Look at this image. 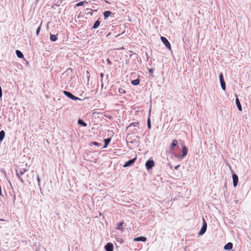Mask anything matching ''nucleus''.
I'll list each match as a JSON object with an SVG mask.
<instances>
[{"mask_svg":"<svg viewBox=\"0 0 251 251\" xmlns=\"http://www.w3.org/2000/svg\"><path fill=\"white\" fill-rule=\"evenodd\" d=\"M179 166H180L179 165H178L176 166L175 167V169L176 170H177V169L179 168Z\"/></svg>","mask_w":251,"mask_h":251,"instance_id":"31","label":"nucleus"},{"mask_svg":"<svg viewBox=\"0 0 251 251\" xmlns=\"http://www.w3.org/2000/svg\"><path fill=\"white\" fill-rule=\"evenodd\" d=\"M118 91L121 94H125L126 93V90L123 88H119Z\"/></svg>","mask_w":251,"mask_h":251,"instance_id":"24","label":"nucleus"},{"mask_svg":"<svg viewBox=\"0 0 251 251\" xmlns=\"http://www.w3.org/2000/svg\"><path fill=\"white\" fill-rule=\"evenodd\" d=\"M90 145L91 146L93 145H95L97 146H100L101 145V144L100 143H98L97 142H92L90 144Z\"/></svg>","mask_w":251,"mask_h":251,"instance_id":"25","label":"nucleus"},{"mask_svg":"<svg viewBox=\"0 0 251 251\" xmlns=\"http://www.w3.org/2000/svg\"><path fill=\"white\" fill-rule=\"evenodd\" d=\"M140 83V80L139 79H136L133 80L131 81V84L133 85H137Z\"/></svg>","mask_w":251,"mask_h":251,"instance_id":"17","label":"nucleus"},{"mask_svg":"<svg viewBox=\"0 0 251 251\" xmlns=\"http://www.w3.org/2000/svg\"><path fill=\"white\" fill-rule=\"evenodd\" d=\"M233 182L234 187H236L238 181V177L237 175L234 174L232 175Z\"/></svg>","mask_w":251,"mask_h":251,"instance_id":"8","label":"nucleus"},{"mask_svg":"<svg viewBox=\"0 0 251 251\" xmlns=\"http://www.w3.org/2000/svg\"><path fill=\"white\" fill-rule=\"evenodd\" d=\"M219 78H220V81H222V80H224V77H223V74L222 73H221L220 74Z\"/></svg>","mask_w":251,"mask_h":251,"instance_id":"28","label":"nucleus"},{"mask_svg":"<svg viewBox=\"0 0 251 251\" xmlns=\"http://www.w3.org/2000/svg\"><path fill=\"white\" fill-rule=\"evenodd\" d=\"M63 93L67 97H69V98H70L71 99H72L73 100H80L78 98L75 96L72 93H71L69 92L64 91Z\"/></svg>","mask_w":251,"mask_h":251,"instance_id":"4","label":"nucleus"},{"mask_svg":"<svg viewBox=\"0 0 251 251\" xmlns=\"http://www.w3.org/2000/svg\"><path fill=\"white\" fill-rule=\"evenodd\" d=\"M123 224L124 222H120L117 225V229L122 231L123 230V228L122 227Z\"/></svg>","mask_w":251,"mask_h":251,"instance_id":"14","label":"nucleus"},{"mask_svg":"<svg viewBox=\"0 0 251 251\" xmlns=\"http://www.w3.org/2000/svg\"><path fill=\"white\" fill-rule=\"evenodd\" d=\"M178 142L177 141L176 139H174L173 140L172 143L170 146V148L172 150L176 146Z\"/></svg>","mask_w":251,"mask_h":251,"instance_id":"12","label":"nucleus"},{"mask_svg":"<svg viewBox=\"0 0 251 251\" xmlns=\"http://www.w3.org/2000/svg\"><path fill=\"white\" fill-rule=\"evenodd\" d=\"M154 166V162L153 160H148L146 163V166L147 169H150Z\"/></svg>","mask_w":251,"mask_h":251,"instance_id":"6","label":"nucleus"},{"mask_svg":"<svg viewBox=\"0 0 251 251\" xmlns=\"http://www.w3.org/2000/svg\"><path fill=\"white\" fill-rule=\"evenodd\" d=\"M110 141H111L110 138H107V139H104V142L105 143V145L104 146V148H106L107 146V145L110 143Z\"/></svg>","mask_w":251,"mask_h":251,"instance_id":"19","label":"nucleus"},{"mask_svg":"<svg viewBox=\"0 0 251 251\" xmlns=\"http://www.w3.org/2000/svg\"><path fill=\"white\" fill-rule=\"evenodd\" d=\"M232 243L229 242L225 246L224 249L226 250H230L232 249Z\"/></svg>","mask_w":251,"mask_h":251,"instance_id":"11","label":"nucleus"},{"mask_svg":"<svg viewBox=\"0 0 251 251\" xmlns=\"http://www.w3.org/2000/svg\"><path fill=\"white\" fill-rule=\"evenodd\" d=\"M202 220H203V226L199 233V235H202L203 234H204V232L206 231V228H207V224H206V222L205 219L203 218L202 219Z\"/></svg>","mask_w":251,"mask_h":251,"instance_id":"3","label":"nucleus"},{"mask_svg":"<svg viewBox=\"0 0 251 251\" xmlns=\"http://www.w3.org/2000/svg\"><path fill=\"white\" fill-rule=\"evenodd\" d=\"M100 76H101V77H103V74L101 73V74H100Z\"/></svg>","mask_w":251,"mask_h":251,"instance_id":"34","label":"nucleus"},{"mask_svg":"<svg viewBox=\"0 0 251 251\" xmlns=\"http://www.w3.org/2000/svg\"><path fill=\"white\" fill-rule=\"evenodd\" d=\"M161 41L163 43L165 46L169 50H171V46L168 41V40L164 37L161 36Z\"/></svg>","mask_w":251,"mask_h":251,"instance_id":"2","label":"nucleus"},{"mask_svg":"<svg viewBox=\"0 0 251 251\" xmlns=\"http://www.w3.org/2000/svg\"><path fill=\"white\" fill-rule=\"evenodd\" d=\"M134 241L138 242V241H142L146 242L147 241V238L144 236H140L138 237H136L134 238Z\"/></svg>","mask_w":251,"mask_h":251,"instance_id":"10","label":"nucleus"},{"mask_svg":"<svg viewBox=\"0 0 251 251\" xmlns=\"http://www.w3.org/2000/svg\"><path fill=\"white\" fill-rule=\"evenodd\" d=\"M108 62L109 63H111V62L109 61V59H108Z\"/></svg>","mask_w":251,"mask_h":251,"instance_id":"37","label":"nucleus"},{"mask_svg":"<svg viewBox=\"0 0 251 251\" xmlns=\"http://www.w3.org/2000/svg\"><path fill=\"white\" fill-rule=\"evenodd\" d=\"M148 127L149 129L151 128V124L150 118H149L148 120Z\"/></svg>","mask_w":251,"mask_h":251,"instance_id":"27","label":"nucleus"},{"mask_svg":"<svg viewBox=\"0 0 251 251\" xmlns=\"http://www.w3.org/2000/svg\"><path fill=\"white\" fill-rule=\"evenodd\" d=\"M100 21L97 20L95 23V24H94V25H93V28H97L100 25Z\"/></svg>","mask_w":251,"mask_h":251,"instance_id":"23","label":"nucleus"},{"mask_svg":"<svg viewBox=\"0 0 251 251\" xmlns=\"http://www.w3.org/2000/svg\"><path fill=\"white\" fill-rule=\"evenodd\" d=\"M149 71H150V73H152V70L151 69H150Z\"/></svg>","mask_w":251,"mask_h":251,"instance_id":"33","label":"nucleus"},{"mask_svg":"<svg viewBox=\"0 0 251 251\" xmlns=\"http://www.w3.org/2000/svg\"><path fill=\"white\" fill-rule=\"evenodd\" d=\"M16 53L17 56L19 58H22L24 57V55L23 54V53L21 52V51H20L19 50H16Z\"/></svg>","mask_w":251,"mask_h":251,"instance_id":"16","label":"nucleus"},{"mask_svg":"<svg viewBox=\"0 0 251 251\" xmlns=\"http://www.w3.org/2000/svg\"><path fill=\"white\" fill-rule=\"evenodd\" d=\"M40 30H41V26H39V27L37 28V30H36V34H37V35H39V32H40Z\"/></svg>","mask_w":251,"mask_h":251,"instance_id":"30","label":"nucleus"},{"mask_svg":"<svg viewBox=\"0 0 251 251\" xmlns=\"http://www.w3.org/2000/svg\"><path fill=\"white\" fill-rule=\"evenodd\" d=\"M50 39L52 41H55L57 40V38L55 35L51 34L50 36Z\"/></svg>","mask_w":251,"mask_h":251,"instance_id":"20","label":"nucleus"},{"mask_svg":"<svg viewBox=\"0 0 251 251\" xmlns=\"http://www.w3.org/2000/svg\"><path fill=\"white\" fill-rule=\"evenodd\" d=\"M236 105L237 106V107H238L239 110L241 111L242 110V106H241V105L239 101V100L238 98H236Z\"/></svg>","mask_w":251,"mask_h":251,"instance_id":"13","label":"nucleus"},{"mask_svg":"<svg viewBox=\"0 0 251 251\" xmlns=\"http://www.w3.org/2000/svg\"><path fill=\"white\" fill-rule=\"evenodd\" d=\"M136 159H137V157L136 156L134 158H133V159H132L131 160H128V161H127L123 165L124 167H127L131 166V165H132L135 162V161H136Z\"/></svg>","mask_w":251,"mask_h":251,"instance_id":"5","label":"nucleus"},{"mask_svg":"<svg viewBox=\"0 0 251 251\" xmlns=\"http://www.w3.org/2000/svg\"><path fill=\"white\" fill-rule=\"evenodd\" d=\"M138 125V123H137V122H134V123H132L129 126H137V125Z\"/></svg>","mask_w":251,"mask_h":251,"instance_id":"29","label":"nucleus"},{"mask_svg":"<svg viewBox=\"0 0 251 251\" xmlns=\"http://www.w3.org/2000/svg\"><path fill=\"white\" fill-rule=\"evenodd\" d=\"M28 170L27 164L22 165L21 166H19L17 169H16V175L18 178L23 182V179L21 177V176L24 174Z\"/></svg>","mask_w":251,"mask_h":251,"instance_id":"1","label":"nucleus"},{"mask_svg":"<svg viewBox=\"0 0 251 251\" xmlns=\"http://www.w3.org/2000/svg\"><path fill=\"white\" fill-rule=\"evenodd\" d=\"M4 219H0V221H4Z\"/></svg>","mask_w":251,"mask_h":251,"instance_id":"36","label":"nucleus"},{"mask_svg":"<svg viewBox=\"0 0 251 251\" xmlns=\"http://www.w3.org/2000/svg\"><path fill=\"white\" fill-rule=\"evenodd\" d=\"M111 14H112V13L109 11H105L103 13V16H104V19H106L107 18H108Z\"/></svg>","mask_w":251,"mask_h":251,"instance_id":"15","label":"nucleus"},{"mask_svg":"<svg viewBox=\"0 0 251 251\" xmlns=\"http://www.w3.org/2000/svg\"><path fill=\"white\" fill-rule=\"evenodd\" d=\"M87 75H88V77H89L90 76V73L88 71H87Z\"/></svg>","mask_w":251,"mask_h":251,"instance_id":"32","label":"nucleus"},{"mask_svg":"<svg viewBox=\"0 0 251 251\" xmlns=\"http://www.w3.org/2000/svg\"><path fill=\"white\" fill-rule=\"evenodd\" d=\"M221 87L224 90H226V83L224 80L220 81Z\"/></svg>","mask_w":251,"mask_h":251,"instance_id":"21","label":"nucleus"},{"mask_svg":"<svg viewBox=\"0 0 251 251\" xmlns=\"http://www.w3.org/2000/svg\"><path fill=\"white\" fill-rule=\"evenodd\" d=\"M106 251H113V245L111 243H108L104 247Z\"/></svg>","mask_w":251,"mask_h":251,"instance_id":"7","label":"nucleus"},{"mask_svg":"<svg viewBox=\"0 0 251 251\" xmlns=\"http://www.w3.org/2000/svg\"><path fill=\"white\" fill-rule=\"evenodd\" d=\"M5 136V132L3 130H1L0 131V141H1Z\"/></svg>","mask_w":251,"mask_h":251,"instance_id":"18","label":"nucleus"},{"mask_svg":"<svg viewBox=\"0 0 251 251\" xmlns=\"http://www.w3.org/2000/svg\"><path fill=\"white\" fill-rule=\"evenodd\" d=\"M119 36V34L117 35L116 36V37H118V36Z\"/></svg>","mask_w":251,"mask_h":251,"instance_id":"38","label":"nucleus"},{"mask_svg":"<svg viewBox=\"0 0 251 251\" xmlns=\"http://www.w3.org/2000/svg\"><path fill=\"white\" fill-rule=\"evenodd\" d=\"M188 153V149L187 147L185 146H182V153L180 157L183 158L185 156H186L187 154Z\"/></svg>","mask_w":251,"mask_h":251,"instance_id":"9","label":"nucleus"},{"mask_svg":"<svg viewBox=\"0 0 251 251\" xmlns=\"http://www.w3.org/2000/svg\"><path fill=\"white\" fill-rule=\"evenodd\" d=\"M78 124L81 125L83 126H87V124L80 119L78 120Z\"/></svg>","mask_w":251,"mask_h":251,"instance_id":"22","label":"nucleus"},{"mask_svg":"<svg viewBox=\"0 0 251 251\" xmlns=\"http://www.w3.org/2000/svg\"><path fill=\"white\" fill-rule=\"evenodd\" d=\"M85 1H80L78 3H77L76 5H75V6H81L84 3Z\"/></svg>","mask_w":251,"mask_h":251,"instance_id":"26","label":"nucleus"},{"mask_svg":"<svg viewBox=\"0 0 251 251\" xmlns=\"http://www.w3.org/2000/svg\"><path fill=\"white\" fill-rule=\"evenodd\" d=\"M110 34H111L110 33H109L107 35V36H110Z\"/></svg>","mask_w":251,"mask_h":251,"instance_id":"35","label":"nucleus"}]
</instances>
